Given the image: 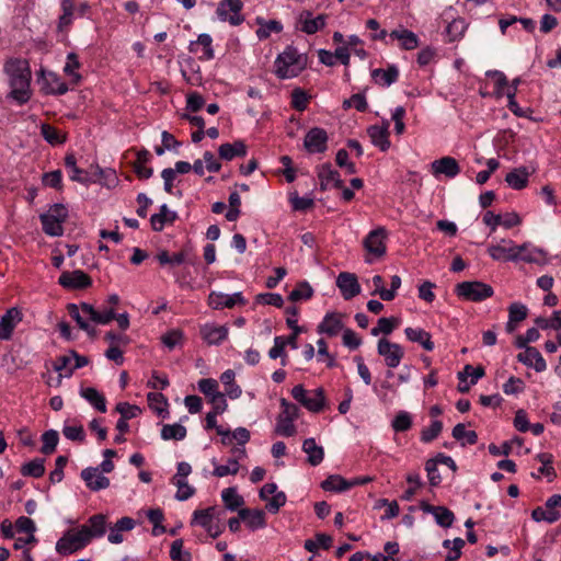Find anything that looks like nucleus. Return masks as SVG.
<instances>
[{
    "label": "nucleus",
    "mask_w": 561,
    "mask_h": 561,
    "mask_svg": "<svg viewBox=\"0 0 561 561\" xmlns=\"http://www.w3.org/2000/svg\"><path fill=\"white\" fill-rule=\"evenodd\" d=\"M5 71L10 76L11 92L9 96L19 104L31 99V69L25 59H11L5 64Z\"/></svg>",
    "instance_id": "nucleus-1"
},
{
    "label": "nucleus",
    "mask_w": 561,
    "mask_h": 561,
    "mask_svg": "<svg viewBox=\"0 0 561 561\" xmlns=\"http://www.w3.org/2000/svg\"><path fill=\"white\" fill-rule=\"evenodd\" d=\"M308 56L299 54L298 49L289 45L275 59V75L279 79H289L299 76L306 68Z\"/></svg>",
    "instance_id": "nucleus-2"
},
{
    "label": "nucleus",
    "mask_w": 561,
    "mask_h": 561,
    "mask_svg": "<svg viewBox=\"0 0 561 561\" xmlns=\"http://www.w3.org/2000/svg\"><path fill=\"white\" fill-rule=\"evenodd\" d=\"M323 491H347L354 488L380 489L382 482L373 476H360L345 479L340 474H331L320 483Z\"/></svg>",
    "instance_id": "nucleus-3"
},
{
    "label": "nucleus",
    "mask_w": 561,
    "mask_h": 561,
    "mask_svg": "<svg viewBox=\"0 0 561 561\" xmlns=\"http://www.w3.org/2000/svg\"><path fill=\"white\" fill-rule=\"evenodd\" d=\"M283 411L276 417L275 433L285 437L294 436L297 432L294 421L299 417V408L287 399L279 400Z\"/></svg>",
    "instance_id": "nucleus-4"
},
{
    "label": "nucleus",
    "mask_w": 561,
    "mask_h": 561,
    "mask_svg": "<svg viewBox=\"0 0 561 561\" xmlns=\"http://www.w3.org/2000/svg\"><path fill=\"white\" fill-rule=\"evenodd\" d=\"M90 542L87 531L81 527L69 529L56 542V551L59 554L68 556L83 549Z\"/></svg>",
    "instance_id": "nucleus-5"
},
{
    "label": "nucleus",
    "mask_w": 561,
    "mask_h": 561,
    "mask_svg": "<svg viewBox=\"0 0 561 561\" xmlns=\"http://www.w3.org/2000/svg\"><path fill=\"white\" fill-rule=\"evenodd\" d=\"M455 293L468 301H483L493 296L492 286L480 280H466L456 285Z\"/></svg>",
    "instance_id": "nucleus-6"
},
{
    "label": "nucleus",
    "mask_w": 561,
    "mask_h": 561,
    "mask_svg": "<svg viewBox=\"0 0 561 561\" xmlns=\"http://www.w3.org/2000/svg\"><path fill=\"white\" fill-rule=\"evenodd\" d=\"M243 2L241 0H221L218 3L216 14L222 22H229L233 26H238L244 22L241 14Z\"/></svg>",
    "instance_id": "nucleus-7"
},
{
    "label": "nucleus",
    "mask_w": 561,
    "mask_h": 561,
    "mask_svg": "<svg viewBox=\"0 0 561 561\" xmlns=\"http://www.w3.org/2000/svg\"><path fill=\"white\" fill-rule=\"evenodd\" d=\"M561 507V494L554 493L550 496L543 506L536 507L531 517L536 522H546L552 524L560 518V512L558 508Z\"/></svg>",
    "instance_id": "nucleus-8"
},
{
    "label": "nucleus",
    "mask_w": 561,
    "mask_h": 561,
    "mask_svg": "<svg viewBox=\"0 0 561 561\" xmlns=\"http://www.w3.org/2000/svg\"><path fill=\"white\" fill-rule=\"evenodd\" d=\"M377 352L385 358V363L389 368L398 367L404 356L401 345L392 343L385 337L378 341Z\"/></svg>",
    "instance_id": "nucleus-9"
},
{
    "label": "nucleus",
    "mask_w": 561,
    "mask_h": 561,
    "mask_svg": "<svg viewBox=\"0 0 561 561\" xmlns=\"http://www.w3.org/2000/svg\"><path fill=\"white\" fill-rule=\"evenodd\" d=\"M328 133L320 127H312L304 139V147L309 153H323L328 149Z\"/></svg>",
    "instance_id": "nucleus-10"
},
{
    "label": "nucleus",
    "mask_w": 561,
    "mask_h": 561,
    "mask_svg": "<svg viewBox=\"0 0 561 561\" xmlns=\"http://www.w3.org/2000/svg\"><path fill=\"white\" fill-rule=\"evenodd\" d=\"M218 388H219V385L216 379L204 378L198 381L199 391L208 398L209 402L213 404V408L222 405L225 408V410H227V408H228V403L226 400L227 394L225 392H220L218 390Z\"/></svg>",
    "instance_id": "nucleus-11"
},
{
    "label": "nucleus",
    "mask_w": 561,
    "mask_h": 561,
    "mask_svg": "<svg viewBox=\"0 0 561 561\" xmlns=\"http://www.w3.org/2000/svg\"><path fill=\"white\" fill-rule=\"evenodd\" d=\"M58 284L69 289H85L92 285V278L81 270L61 273Z\"/></svg>",
    "instance_id": "nucleus-12"
},
{
    "label": "nucleus",
    "mask_w": 561,
    "mask_h": 561,
    "mask_svg": "<svg viewBox=\"0 0 561 561\" xmlns=\"http://www.w3.org/2000/svg\"><path fill=\"white\" fill-rule=\"evenodd\" d=\"M23 320V313L18 307H12L0 318V340L9 341L14 328Z\"/></svg>",
    "instance_id": "nucleus-13"
},
{
    "label": "nucleus",
    "mask_w": 561,
    "mask_h": 561,
    "mask_svg": "<svg viewBox=\"0 0 561 561\" xmlns=\"http://www.w3.org/2000/svg\"><path fill=\"white\" fill-rule=\"evenodd\" d=\"M137 525V522L128 516H124L119 519H117L113 525L108 524L107 530V540L108 542L113 545H119L122 543L124 538V533H128L133 530Z\"/></svg>",
    "instance_id": "nucleus-14"
},
{
    "label": "nucleus",
    "mask_w": 561,
    "mask_h": 561,
    "mask_svg": "<svg viewBox=\"0 0 561 561\" xmlns=\"http://www.w3.org/2000/svg\"><path fill=\"white\" fill-rule=\"evenodd\" d=\"M336 286L345 300H350L360 294V285L354 273L341 272L336 278Z\"/></svg>",
    "instance_id": "nucleus-15"
},
{
    "label": "nucleus",
    "mask_w": 561,
    "mask_h": 561,
    "mask_svg": "<svg viewBox=\"0 0 561 561\" xmlns=\"http://www.w3.org/2000/svg\"><path fill=\"white\" fill-rule=\"evenodd\" d=\"M237 304L242 306L247 304L242 293H234L233 295L229 296L221 293L211 291L208 296V305L214 310H220L224 308L231 309Z\"/></svg>",
    "instance_id": "nucleus-16"
},
{
    "label": "nucleus",
    "mask_w": 561,
    "mask_h": 561,
    "mask_svg": "<svg viewBox=\"0 0 561 561\" xmlns=\"http://www.w3.org/2000/svg\"><path fill=\"white\" fill-rule=\"evenodd\" d=\"M80 527L87 531V536L90 541L96 538H102L107 531V516L105 514H94L89 517L87 524Z\"/></svg>",
    "instance_id": "nucleus-17"
},
{
    "label": "nucleus",
    "mask_w": 561,
    "mask_h": 561,
    "mask_svg": "<svg viewBox=\"0 0 561 561\" xmlns=\"http://www.w3.org/2000/svg\"><path fill=\"white\" fill-rule=\"evenodd\" d=\"M199 334L208 345H220L228 337V328L206 323L199 328Z\"/></svg>",
    "instance_id": "nucleus-18"
},
{
    "label": "nucleus",
    "mask_w": 561,
    "mask_h": 561,
    "mask_svg": "<svg viewBox=\"0 0 561 561\" xmlns=\"http://www.w3.org/2000/svg\"><path fill=\"white\" fill-rule=\"evenodd\" d=\"M81 478L91 491H99L110 486V479L100 472V468L88 467L81 471Z\"/></svg>",
    "instance_id": "nucleus-19"
},
{
    "label": "nucleus",
    "mask_w": 561,
    "mask_h": 561,
    "mask_svg": "<svg viewBox=\"0 0 561 561\" xmlns=\"http://www.w3.org/2000/svg\"><path fill=\"white\" fill-rule=\"evenodd\" d=\"M386 238V229L379 227L368 233L364 239V248L376 256H382L386 253L383 239Z\"/></svg>",
    "instance_id": "nucleus-20"
},
{
    "label": "nucleus",
    "mask_w": 561,
    "mask_h": 561,
    "mask_svg": "<svg viewBox=\"0 0 561 561\" xmlns=\"http://www.w3.org/2000/svg\"><path fill=\"white\" fill-rule=\"evenodd\" d=\"M517 360L527 367H533L537 373L546 370L547 364L536 347H526V351L517 355Z\"/></svg>",
    "instance_id": "nucleus-21"
},
{
    "label": "nucleus",
    "mask_w": 561,
    "mask_h": 561,
    "mask_svg": "<svg viewBox=\"0 0 561 561\" xmlns=\"http://www.w3.org/2000/svg\"><path fill=\"white\" fill-rule=\"evenodd\" d=\"M432 172L434 175L444 174L453 179L460 173V167L455 158L443 157L432 162Z\"/></svg>",
    "instance_id": "nucleus-22"
},
{
    "label": "nucleus",
    "mask_w": 561,
    "mask_h": 561,
    "mask_svg": "<svg viewBox=\"0 0 561 561\" xmlns=\"http://www.w3.org/2000/svg\"><path fill=\"white\" fill-rule=\"evenodd\" d=\"M238 513L242 523H244L250 530H257L264 528L266 525L265 513L263 510H251L244 507L240 508Z\"/></svg>",
    "instance_id": "nucleus-23"
},
{
    "label": "nucleus",
    "mask_w": 561,
    "mask_h": 561,
    "mask_svg": "<svg viewBox=\"0 0 561 561\" xmlns=\"http://www.w3.org/2000/svg\"><path fill=\"white\" fill-rule=\"evenodd\" d=\"M224 511L217 508L216 506H209L204 510H196L193 513L192 525H198L202 528L206 529L211 522L221 519Z\"/></svg>",
    "instance_id": "nucleus-24"
},
{
    "label": "nucleus",
    "mask_w": 561,
    "mask_h": 561,
    "mask_svg": "<svg viewBox=\"0 0 561 561\" xmlns=\"http://www.w3.org/2000/svg\"><path fill=\"white\" fill-rule=\"evenodd\" d=\"M367 134L370 137L373 145L379 147L381 151H387L389 149V122H385L382 126H369L367 128Z\"/></svg>",
    "instance_id": "nucleus-25"
},
{
    "label": "nucleus",
    "mask_w": 561,
    "mask_h": 561,
    "mask_svg": "<svg viewBox=\"0 0 561 561\" xmlns=\"http://www.w3.org/2000/svg\"><path fill=\"white\" fill-rule=\"evenodd\" d=\"M343 329V322L341 320V313L328 312L322 322L318 325L317 332L319 334H327L329 336H335Z\"/></svg>",
    "instance_id": "nucleus-26"
},
{
    "label": "nucleus",
    "mask_w": 561,
    "mask_h": 561,
    "mask_svg": "<svg viewBox=\"0 0 561 561\" xmlns=\"http://www.w3.org/2000/svg\"><path fill=\"white\" fill-rule=\"evenodd\" d=\"M65 167L72 171V174L70 175L71 181L84 185H88L89 183H95V180L90 175V172L88 170H83L77 167V159L73 153L66 154Z\"/></svg>",
    "instance_id": "nucleus-27"
},
{
    "label": "nucleus",
    "mask_w": 561,
    "mask_h": 561,
    "mask_svg": "<svg viewBox=\"0 0 561 561\" xmlns=\"http://www.w3.org/2000/svg\"><path fill=\"white\" fill-rule=\"evenodd\" d=\"M41 75L44 79L42 89L46 94L62 95L68 91V84L61 81L55 72L49 71L46 75L44 70H41Z\"/></svg>",
    "instance_id": "nucleus-28"
},
{
    "label": "nucleus",
    "mask_w": 561,
    "mask_h": 561,
    "mask_svg": "<svg viewBox=\"0 0 561 561\" xmlns=\"http://www.w3.org/2000/svg\"><path fill=\"white\" fill-rule=\"evenodd\" d=\"M318 178L320 179V190L325 191L328 188V183L330 181L333 182L334 187L342 188L343 180L340 178L339 171L332 168L331 163H323L319 167Z\"/></svg>",
    "instance_id": "nucleus-29"
},
{
    "label": "nucleus",
    "mask_w": 561,
    "mask_h": 561,
    "mask_svg": "<svg viewBox=\"0 0 561 561\" xmlns=\"http://www.w3.org/2000/svg\"><path fill=\"white\" fill-rule=\"evenodd\" d=\"M219 158L226 161H231L237 157L247 156V145L243 140H236L234 142H225L218 148Z\"/></svg>",
    "instance_id": "nucleus-30"
},
{
    "label": "nucleus",
    "mask_w": 561,
    "mask_h": 561,
    "mask_svg": "<svg viewBox=\"0 0 561 561\" xmlns=\"http://www.w3.org/2000/svg\"><path fill=\"white\" fill-rule=\"evenodd\" d=\"M178 219V214L170 210L167 204L160 206L158 214H153L150 218L151 228L153 231L160 232L163 230L165 224H173Z\"/></svg>",
    "instance_id": "nucleus-31"
},
{
    "label": "nucleus",
    "mask_w": 561,
    "mask_h": 561,
    "mask_svg": "<svg viewBox=\"0 0 561 561\" xmlns=\"http://www.w3.org/2000/svg\"><path fill=\"white\" fill-rule=\"evenodd\" d=\"M422 510L426 513H431L434 516L436 523L440 527L448 528L454 523V519H455L454 513L444 506H434V505H430V504H424L422 506Z\"/></svg>",
    "instance_id": "nucleus-32"
},
{
    "label": "nucleus",
    "mask_w": 561,
    "mask_h": 561,
    "mask_svg": "<svg viewBox=\"0 0 561 561\" xmlns=\"http://www.w3.org/2000/svg\"><path fill=\"white\" fill-rule=\"evenodd\" d=\"M404 333L408 340L421 344L424 350L428 352L434 350L435 345L434 342L432 341V335L427 331L420 328H407L404 330Z\"/></svg>",
    "instance_id": "nucleus-33"
},
{
    "label": "nucleus",
    "mask_w": 561,
    "mask_h": 561,
    "mask_svg": "<svg viewBox=\"0 0 561 561\" xmlns=\"http://www.w3.org/2000/svg\"><path fill=\"white\" fill-rule=\"evenodd\" d=\"M213 39L209 34H199L196 41L190 43L188 49L191 53H197L198 46H203V55L199 59L210 60L214 58V49L211 46Z\"/></svg>",
    "instance_id": "nucleus-34"
},
{
    "label": "nucleus",
    "mask_w": 561,
    "mask_h": 561,
    "mask_svg": "<svg viewBox=\"0 0 561 561\" xmlns=\"http://www.w3.org/2000/svg\"><path fill=\"white\" fill-rule=\"evenodd\" d=\"M529 172L527 168L520 167L512 170L505 176V182L513 190H523L528 185Z\"/></svg>",
    "instance_id": "nucleus-35"
},
{
    "label": "nucleus",
    "mask_w": 561,
    "mask_h": 561,
    "mask_svg": "<svg viewBox=\"0 0 561 561\" xmlns=\"http://www.w3.org/2000/svg\"><path fill=\"white\" fill-rule=\"evenodd\" d=\"M302 450L308 455L307 461L311 466H318L322 462L324 451L321 446L316 444L314 438H307L302 443Z\"/></svg>",
    "instance_id": "nucleus-36"
},
{
    "label": "nucleus",
    "mask_w": 561,
    "mask_h": 561,
    "mask_svg": "<svg viewBox=\"0 0 561 561\" xmlns=\"http://www.w3.org/2000/svg\"><path fill=\"white\" fill-rule=\"evenodd\" d=\"M313 398L307 396L301 405L312 413H319L325 408L327 404L324 389L319 387L313 390Z\"/></svg>",
    "instance_id": "nucleus-37"
},
{
    "label": "nucleus",
    "mask_w": 561,
    "mask_h": 561,
    "mask_svg": "<svg viewBox=\"0 0 561 561\" xmlns=\"http://www.w3.org/2000/svg\"><path fill=\"white\" fill-rule=\"evenodd\" d=\"M391 38L401 42V47L405 50H412L419 46V38L415 33L409 30H393L390 33Z\"/></svg>",
    "instance_id": "nucleus-38"
},
{
    "label": "nucleus",
    "mask_w": 561,
    "mask_h": 561,
    "mask_svg": "<svg viewBox=\"0 0 561 561\" xmlns=\"http://www.w3.org/2000/svg\"><path fill=\"white\" fill-rule=\"evenodd\" d=\"M234 377L236 374L232 369H227L220 376V380L225 385V393L230 399H238L242 393L240 386L234 382Z\"/></svg>",
    "instance_id": "nucleus-39"
},
{
    "label": "nucleus",
    "mask_w": 561,
    "mask_h": 561,
    "mask_svg": "<svg viewBox=\"0 0 561 561\" xmlns=\"http://www.w3.org/2000/svg\"><path fill=\"white\" fill-rule=\"evenodd\" d=\"M256 24H259L260 27L256 30L255 34L261 41L268 38L271 32L279 33L283 30L282 23L276 20L265 21L262 18H256Z\"/></svg>",
    "instance_id": "nucleus-40"
},
{
    "label": "nucleus",
    "mask_w": 561,
    "mask_h": 561,
    "mask_svg": "<svg viewBox=\"0 0 561 561\" xmlns=\"http://www.w3.org/2000/svg\"><path fill=\"white\" fill-rule=\"evenodd\" d=\"M149 407L161 417H167L169 411L167 409L168 400L161 392H149L147 394Z\"/></svg>",
    "instance_id": "nucleus-41"
},
{
    "label": "nucleus",
    "mask_w": 561,
    "mask_h": 561,
    "mask_svg": "<svg viewBox=\"0 0 561 561\" xmlns=\"http://www.w3.org/2000/svg\"><path fill=\"white\" fill-rule=\"evenodd\" d=\"M81 396L89 401L101 413L106 412L105 397L100 393L95 388L89 387L81 390Z\"/></svg>",
    "instance_id": "nucleus-42"
},
{
    "label": "nucleus",
    "mask_w": 561,
    "mask_h": 561,
    "mask_svg": "<svg viewBox=\"0 0 561 561\" xmlns=\"http://www.w3.org/2000/svg\"><path fill=\"white\" fill-rule=\"evenodd\" d=\"M39 220L42 222L43 231L50 237H60L64 233V228L61 222L58 219L50 217V215L42 214L39 215Z\"/></svg>",
    "instance_id": "nucleus-43"
},
{
    "label": "nucleus",
    "mask_w": 561,
    "mask_h": 561,
    "mask_svg": "<svg viewBox=\"0 0 561 561\" xmlns=\"http://www.w3.org/2000/svg\"><path fill=\"white\" fill-rule=\"evenodd\" d=\"M23 477L41 478L45 473V459L35 458L21 467Z\"/></svg>",
    "instance_id": "nucleus-44"
},
{
    "label": "nucleus",
    "mask_w": 561,
    "mask_h": 561,
    "mask_svg": "<svg viewBox=\"0 0 561 561\" xmlns=\"http://www.w3.org/2000/svg\"><path fill=\"white\" fill-rule=\"evenodd\" d=\"M381 77L383 85H391L398 80L399 70L397 66L390 65L387 69L377 68L371 71V78L378 83L377 78Z\"/></svg>",
    "instance_id": "nucleus-45"
},
{
    "label": "nucleus",
    "mask_w": 561,
    "mask_h": 561,
    "mask_svg": "<svg viewBox=\"0 0 561 561\" xmlns=\"http://www.w3.org/2000/svg\"><path fill=\"white\" fill-rule=\"evenodd\" d=\"M225 408L222 405L214 407L210 412L206 414V430H216L217 434L220 436H230V430H224L222 426L217 424V415L222 414L225 412Z\"/></svg>",
    "instance_id": "nucleus-46"
},
{
    "label": "nucleus",
    "mask_w": 561,
    "mask_h": 561,
    "mask_svg": "<svg viewBox=\"0 0 561 561\" xmlns=\"http://www.w3.org/2000/svg\"><path fill=\"white\" fill-rule=\"evenodd\" d=\"M186 427L175 423V424H164L161 430V437L164 440L174 439L182 440L186 437Z\"/></svg>",
    "instance_id": "nucleus-47"
},
{
    "label": "nucleus",
    "mask_w": 561,
    "mask_h": 561,
    "mask_svg": "<svg viewBox=\"0 0 561 561\" xmlns=\"http://www.w3.org/2000/svg\"><path fill=\"white\" fill-rule=\"evenodd\" d=\"M313 288L307 280H301L297 284L296 288L288 295V300L296 302L299 300H308L313 296Z\"/></svg>",
    "instance_id": "nucleus-48"
},
{
    "label": "nucleus",
    "mask_w": 561,
    "mask_h": 561,
    "mask_svg": "<svg viewBox=\"0 0 561 561\" xmlns=\"http://www.w3.org/2000/svg\"><path fill=\"white\" fill-rule=\"evenodd\" d=\"M148 520L152 524V535L160 536L167 531L165 527L162 525L164 520V515L162 510L160 508H151L148 510L147 513Z\"/></svg>",
    "instance_id": "nucleus-49"
},
{
    "label": "nucleus",
    "mask_w": 561,
    "mask_h": 561,
    "mask_svg": "<svg viewBox=\"0 0 561 561\" xmlns=\"http://www.w3.org/2000/svg\"><path fill=\"white\" fill-rule=\"evenodd\" d=\"M468 24L462 18L454 19L446 27V34L449 42H455L462 37Z\"/></svg>",
    "instance_id": "nucleus-50"
},
{
    "label": "nucleus",
    "mask_w": 561,
    "mask_h": 561,
    "mask_svg": "<svg viewBox=\"0 0 561 561\" xmlns=\"http://www.w3.org/2000/svg\"><path fill=\"white\" fill-rule=\"evenodd\" d=\"M59 440L58 432L55 430H48L42 435L43 445L41 453L44 455H50L56 450Z\"/></svg>",
    "instance_id": "nucleus-51"
},
{
    "label": "nucleus",
    "mask_w": 561,
    "mask_h": 561,
    "mask_svg": "<svg viewBox=\"0 0 561 561\" xmlns=\"http://www.w3.org/2000/svg\"><path fill=\"white\" fill-rule=\"evenodd\" d=\"M451 435L456 440L466 439V443L469 445H476L478 443V434L474 431H466L465 424L462 423H458L454 426Z\"/></svg>",
    "instance_id": "nucleus-52"
},
{
    "label": "nucleus",
    "mask_w": 561,
    "mask_h": 561,
    "mask_svg": "<svg viewBox=\"0 0 561 561\" xmlns=\"http://www.w3.org/2000/svg\"><path fill=\"white\" fill-rule=\"evenodd\" d=\"M391 426L396 432L409 431L412 426L411 414L407 411H400L392 420Z\"/></svg>",
    "instance_id": "nucleus-53"
},
{
    "label": "nucleus",
    "mask_w": 561,
    "mask_h": 561,
    "mask_svg": "<svg viewBox=\"0 0 561 561\" xmlns=\"http://www.w3.org/2000/svg\"><path fill=\"white\" fill-rule=\"evenodd\" d=\"M221 500L226 510L238 512L240 508H244V500L240 493H221Z\"/></svg>",
    "instance_id": "nucleus-54"
},
{
    "label": "nucleus",
    "mask_w": 561,
    "mask_h": 561,
    "mask_svg": "<svg viewBox=\"0 0 561 561\" xmlns=\"http://www.w3.org/2000/svg\"><path fill=\"white\" fill-rule=\"evenodd\" d=\"M95 175H98L99 181L108 188L116 186L118 183L116 172L112 169L103 170L99 165H95Z\"/></svg>",
    "instance_id": "nucleus-55"
},
{
    "label": "nucleus",
    "mask_w": 561,
    "mask_h": 561,
    "mask_svg": "<svg viewBox=\"0 0 561 561\" xmlns=\"http://www.w3.org/2000/svg\"><path fill=\"white\" fill-rule=\"evenodd\" d=\"M325 14H319L318 16L313 18V20H304L301 31L309 35L314 34L325 26Z\"/></svg>",
    "instance_id": "nucleus-56"
},
{
    "label": "nucleus",
    "mask_w": 561,
    "mask_h": 561,
    "mask_svg": "<svg viewBox=\"0 0 561 561\" xmlns=\"http://www.w3.org/2000/svg\"><path fill=\"white\" fill-rule=\"evenodd\" d=\"M310 96L300 88H296L291 92V106L299 112L307 108Z\"/></svg>",
    "instance_id": "nucleus-57"
},
{
    "label": "nucleus",
    "mask_w": 561,
    "mask_h": 561,
    "mask_svg": "<svg viewBox=\"0 0 561 561\" xmlns=\"http://www.w3.org/2000/svg\"><path fill=\"white\" fill-rule=\"evenodd\" d=\"M41 134L43 138L50 145H60L65 141V138L60 137L58 130L49 124H42Z\"/></svg>",
    "instance_id": "nucleus-58"
},
{
    "label": "nucleus",
    "mask_w": 561,
    "mask_h": 561,
    "mask_svg": "<svg viewBox=\"0 0 561 561\" xmlns=\"http://www.w3.org/2000/svg\"><path fill=\"white\" fill-rule=\"evenodd\" d=\"M443 430V422L435 420L432 422L431 426L427 428H424L421 432V440L423 443H430L438 437V435L442 433Z\"/></svg>",
    "instance_id": "nucleus-59"
},
{
    "label": "nucleus",
    "mask_w": 561,
    "mask_h": 561,
    "mask_svg": "<svg viewBox=\"0 0 561 561\" xmlns=\"http://www.w3.org/2000/svg\"><path fill=\"white\" fill-rule=\"evenodd\" d=\"M183 332L181 330H170L161 336V342L169 348L173 350L183 341Z\"/></svg>",
    "instance_id": "nucleus-60"
},
{
    "label": "nucleus",
    "mask_w": 561,
    "mask_h": 561,
    "mask_svg": "<svg viewBox=\"0 0 561 561\" xmlns=\"http://www.w3.org/2000/svg\"><path fill=\"white\" fill-rule=\"evenodd\" d=\"M115 411L128 421L136 417L141 412V409L138 405L130 404L128 402H119L116 404Z\"/></svg>",
    "instance_id": "nucleus-61"
},
{
    "label": "nucleus",
    "mask_w": 561,
    "mask_h": 561,
    "mask_svg": "<svg viewBox=\"0 0 561 561\" xmlns=\"http://www.w3.org/2000/svg\"><path fill=\"white\" fill-rule=\"evenodd\" d=\"M528 309L520 302H513L508 307V318L511 321L522 322L527 318Z\"/></svg>",
    "instance_id": "nucleus-62"
},
{
    "label": "nucleus",
    "mask_w": 561,
    "mask_h": 561,
    "mask_svg": "<svg viewBox=\"0 0 561 561\" xmlns=\"http://www.w3.org/2000/svg\"><path fill=\"white\" fill-rule=\"evenodd\" d=\"M62 174L60 170H55L50 172H46L42 176V182L44 185L56 188L60 191L62 188Z\"/></svg>",
    "instance_id": "nucleus-63"
},
{
    "label": "nucleus",
    "mask_w": 561,
    "mask_h": 561,
    "mask_svg": "<svg viewBox=\"0 0 561 561\" xmlns=\"http://www.w3.org/2000/svg\"><path fill=\"white\" fill-rule=\"evenodd\" d=\"M255 300L259 304L271 305L276 308H282L284 305V299H283L282 295L276 294V293L259 294V295H256Z\"/></svg>",
    "instance_id": "nucleus-64"
}]
</instances>
